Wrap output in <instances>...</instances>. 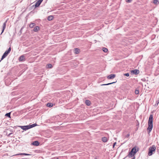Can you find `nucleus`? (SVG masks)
Returning a JSON list of instances; mask_svg holds the SVG:
<instances>
[{
  "instance_id": "a211bd4d",
  "label": "nucleus",
  "mask_w": 159,
  "mask_h": 159,
  "mask_svg": "<svg viewBox=\"0 0 159 159\" xmlns=\"http://www.w3.org/2000/svg\"><path fill=\"white\" fill-rule=\"evenodd\" d=\"M41 4L38 1L36 2L35 4L34 5H33V6H34L35 7H38Z\"/></svg>"
},
{
  "instance_id": "7c9ffc66",
  "label": "nucleus",
  "mask_w": 159,
  "mask_h": 159,
  "mask_svg": "<svg viewBox=\"0 0 159 159\" xmlns=\"http://www.w3.org/2000/svg\"><path fill=\"white\" fill-rule=\"evenodd\" d=\"M127 2L130 3L132 2V0H125Z\"/></svg>"
},
{
  "instance_id": "72a5a7b5",
  "label": "nucleus",
  "mask_w": 159,
  "mask_h": 159,
  "mask_svg": "<svg viewBox=\"0 0 159 159\" xmlns=\"http://www.w3.org/2000/svg\"><path fill=\"white\" fill-rule=\"evenodd\" d=\"M43 0H39L38 1L41 4Z\"/></svg>"
},
{
  "instance_id": "bb28decb",
  "label": "nucleus",
  "mask_w": 159,
  "mask_h": 159,
  "mask_svg": "<svg viewBox=\"0 0 159 159\" xmlns=\"http://www.w3.org/2000/svg\"><path fill=\"white\" fill-rule=\"evenodd\" d=\"M47 66L48 68H51L52 67V65L51 64H48L47 65Z\"/></svg>"
},
{
  "instance_id": "f03ea898",
  "label": "nucleus",
  "mask_w": 159,
  "mask_h": 159,
  "mask_svg": "<svg viewBox=\"0 0 159 159\" xmlns=\"http://www.w3.org/2000/svg\"><path fill=\"white\" fill-rule=\"evenodd\" d=\"M138 151L139 149H136V147H133L129 152L128 156L129 158L133 157H135V154Z\"/></svg>"
},
{
  "instance_id": "393cba45",
  "label": "nucleus",
  "mask_w": 159,
  "mask_h": 159,
  "mask_svg": "<svg viewBox=\"0 0 159 159\" xmlns=\"http://www.w3.org/2000/svg\"><path fill=\"white\" fill-rule=\"evenodd\" d=\"M5 116L9 118H11V112H9L6 113L5 115Z\"/></svg>"
},
{
  "instance_id": "c756f323",
  "label": "nucleus",
  "mask_w": 159,
  "mask_h": 159,
  "mask_svg": "<svg viewBox=\"0 0 159 159\" xmlns=\"http://www.w3.org/2000/svg\"><path fill=\"white\" fill-rule=\"evenodd\" d=\"M159 103V98H158V100H157L156 101V103L155 104V106H157L158 105V104Z\"/></svg>"
},
{
  "instance_id": "cd10ccee",
  "label": "nucleus",
  "mask_w": 159,
  "mask_h": 159,
  "mask_svg": "<svg viewBox=\"0 0 159 159\" xmlns=\"http://www.w3.org/2000/svg\"><path fill=\"white\" fill-rule=\"evenodd\" d=\"M17 155H30V154L25 153H19V154H17Z\"/></svg>"
},
{
  "instance_id": "5701e85b",
  "label": "nucleus",
  "mask_w": 159,
  "mask_h": 159,
  "mask_svg": "<svg viewBox=\"0 0 159 159\" xmlns=\"http://www.w3.org/2000/svg\"><path fill=\"white\" fill-rule=\"evenodd\" d=\"M153 3L155 4L158 5L159 4V1L158 0H153Z\"/></svg>"
},
{
  "instance_id": "423d86ee",
  "label": "nucleus",
  "mask_w": 159,
  "mask_h": 159,
  "mask_svg": "<svg viewBox=\"0 0 159 159\" xmlns=\"http://www.w3.org/2000/svg\"><path fill=\"white\" fill-rule=\"evenodd\" d=\"M61 117L58 116H55L52 117V120H53V122H56L59 121H61Z\"/></svg>"
},
{
  "instance_id": "20e7f679",
  "label": "nucleus",
  "mask_w": 159,
  "mask_h": 159,
  "mask_svg": "<svg viewBox=\"0 0 159 159\" xmlns=\"http://www.w3.org/2000/svg\"><path fill=\"white\" fill-rule=\"evenodd\" d=\"M11 50V48L10 47L8 49L6 50L4 53L3 55H2L1 60L0 61H1V60H2L3 59L5 58L8 54L10 52Z\"/></svg>"
},
{
  "instance_id": "c9c22d12",
  "label": "nucleus",
  "mask_w": 159,
  "mask_h": 159,
  "mask_svg": "<svg viewBox=\"0 0 159 159\" xmlns=\"http://www.w3.org/2000/svg\"><path fill=\"white\" fill-rule=\"evenodd\" d=\"M116 142H115V143H114L113 144V147H114L116 145Z\"/></svg>"
},
{
  "instance_id": "9b49d317",
  "label": "nucleus",
  "mask_w": 159,
  "mask_h": 159,
  "mask_svg": "<svg viewBox=\"0 0 159 159\" xmlns=\"http://www.w3.org/2000/svg\"><path fill=\"white\" fill-rule=\"evenodd\" d=\"M7 23V20L6 21L4 22V23L3 24V25H2V32L1 34H2L3 33L4 30L5 29L6 27V26Z\"/></svg>"
},
{
  "instance_id": "7ed1b4c3",
  "label": "nucleus",
  "mask_w": 159,
  "mask_h": 159,
  "mask_svg": "<svg viewBox=\"0 0 159 159\" xmlns=\"http://www.w3.org/2000/svg\"><path fill=\"white\" fill-rule=\"evenodd\" d=\"M156 149V147L154 145L148 148V155L149 156H151L153 153V152H155Z\"/></svg>"
},
{
  "instance_id": "4468645a",
  "label": "nucleus",
  "mask_w": 159,
  "mask_h": 159,
  "mask_svg": "<svg viewBox=\"0 0 159 159\" xmlns=\"http://www.w3.org/2000/svg\"><path fill=\"white\" fill-rule=\"evenodd\" d=\"M74 50V52L75 54H78L80 52V50L78 48H75Z\"/></svg>"
},
{
  "instance_id": "f257e3e1",
  "label": "nucleus",
  "mask_w": 159,
  "mask_h": 159,
  "mask_svg": "<svg viewBox=\"0 0 159 159\" xmlns=\"http://www.w3.org/2000/svg\"><path fill=\"white\" fill-rule=\"evenodd\" d=\"M153 115L152 114H151L150 115L148 120V127L147 128V131L148 133H150L153 128Z\"/></svg>"
},
{
  "instance_id": "1a4fd4ad",
  "label": "nucleus",
  "mask_w": 159,
  "mask_h": 159,
  "mask_svg": "<svg viewBox=\"0 0 159 159\" xmlns=\"http://www.w3.org/2000/svg\"><path fill=\"white\" fill-rule=\"evenodd\" d=\"M25 58L24 55H22L20 56L18 59V60L19 61H25Z\"/></svg>"
},
{
  "instance_id": "6e6552de",
  "label": "nucleus",
  "mask_w": 159,
  "mask_h": 159,
  "mask_svg": "<svg viewBox=\"0 0 159 159\" xmlns=\"http://www.w3.org/2000/svg\"><path fill=\"white\" fill-rule=\"evenodd\" d=\"M20 127L21 128V129H23V130H26L27 129H30V127H29V125H25V126H20Z\"/></svg>"
},
{
  "instance_id": "aec40b11",
  "label": "nucleus",
  "mask_w": 159,
  "mask_h": 159,
  "mask_svg": "<svg viewBox=\"0 0 159 159\" xmlns=\"http://www.w3.org/2000/svg\"><path fill=\"white\" fill-rule=\"evenodd\" d=\"M53 16H48L47 19L48 20L50 21L52 20L53 18Z\"/></svg>"
},
{
  "instance_id": "a878e982",
  "label": "nucleus",
  "mask_w": 159,
  "mask_h": 159,
  "mask_svg": "<svg viewBox=\"0 0 159 159\" xmlns=\"http://www.w3.org/2000/svg\"><path fill=\"white\" fill-rule=\"evenodd\" d=\"M102 50L105 52H107L108 51L107 49L104 47L102 48Z\"/></svg>"
},
{
  "instance_id": "473e14b6",
  "label": "nucleus",
  "mask_w": 159,
  "mask_h": 159,
  "mask_svg": "<svg viewBox=\"0 0 159 159\" xmlns=\"http://www.w3.org/2000/svg\"><path fill=\"white\" fill-rule=\"evenodd\" d=\"M129 135H130V134H127V135H126V136H125V137H126V138H128V137H129Z\"/></svg>"
},
{
  "instance_id": "c85d7f7f",
  "label": "nucleus",
  "mask_w": 159,
  "mask_h": 159,
  "mask_svg": "<svg viewBox=\"0 0 159 159\" xmlns=\"http://www.w3.org/2000/svg\"><path fill=\"white\" fill-rule=\"evenodd\" d=\"M139 93V91L138 90L136 89L135 91V93L136 94H138Z\"/></svg>"
},
{
  "instance_id": "f8f14e48",
  "label": "nucleus",
  "mask_w": 159,
  "mask_h": 159,
  "mask_svg": "<svg viewBox=\"0 0 159 159\" xmlns=\"http://www.w3.org/2000/svg\"><path fill=\"white\" fill-rule=\"evenodd\" d=\"M39 144V143L37 141H35L32 143L31 144L35 146H38Z\"/></svg>"
},
{
  "instance_id": "2f4dec72",
  "label": "nucleus",
  "mask_w": 159,
  "mask_h": 159,
  "mask_svg": "<svg viewBox=\"0 0 159 159\" xmlns=\"http://www.w3.org/2000/svg\"><path fill=\"white\" fill-rule=\"evenodd\" d=\"M124 75L127 76L128 77L129 76V74L128 73H126L124 74Z\"/></svg>"
},
{
  "instance_id": "412c9836",
  "label": "nucleus",
  "mask_w": 159,
  "mask_h": 159,
  "mask_svg": "<svg viewBox=\"0 0 159 159\" xmlns=\"http://www.w3.org/2000/svg\"><path fill=\"white\" fill-rule=\"evenodd\" d=\"M116 82V81L114 82L109 83L107 84H101V86L108 85H110V84H113L115 83Z\"/></svg>"
},
{
  "instance_id": "6ab92c4d",
  "label": "nucleus",
  "mask_w": 159,
  "mask_h": 159,
  "mask_svg": "<svg viewBox=\"0 0 159 159\" xmlns=\"http://www.w3.org/2000/svg\"><path fill=\"white\" fill-rule=\"evenodd\" d=\"M102 141L103 142L105 143L107 141L108 139H107V138L104 137L102 138Z\"/></svg>"
},
{
  "instance_id": "ddd939ff",
  "label": "nucleus",
  "mask_w": 159,
  "mask_h": 159,
  "mask_svg": "<svg viewBox=\"0 0 159 159\" xmlns=\"http://www.w3.org/2000/svg\"><path fill=\"white\" fill-rule=\"evenodd\" d=\"M10 131L11 132L10 133L8 134H8L7 132H6V135H7V136L8 137H12L13 136V133H12V132H13L12 130H11Z\"/></svg>"
},
{
  "instance_id": "39448f33",
  "label": "nucleus",
  "mask_w": 159,
  "mask_h": 159,
  "mask_svg": "<svg viewBox=\"0 0 159 159\" xmlns=\"http://www.w3.org/2000/svg\"><path fill=\"white\" fill-rule=\"evenodd\" d=\"M11 50V48L10 47L8 49L6 50L4 53L3 55H2L1 60L0 61H1V60H2L3 59L5 58L8 54L10 52Z\"/></svg>"
},
{
  "instance_id": "f3484780",
  "label": "nucleus",
  "mask_w": 159,
  "mask_h": 159,
  "mask_svg": "<svg viewBox=\"0 0 159 159\" xmlns=\"http://www.w3.org/2000/svg\"><path fill=\"white\" fill-rule=\"evenodd\" d=\"M85 103L87 106H90L91 104V102L89 100H86L85 101Z\"/></svg>"
},
{
  "instance_id": "dca6fc26",
  "label": "nucleus",
  "mask_w": 159,
  "mask_h": 159,
  "mask_svg": "<svg viewBox=\"0 0 159 159\" xmlns=\"http://www.w3.org/2000/svg\"><path fill=\"white\" fill-rule=\"evenodd\" d=\"M38 125L36 123H34V124H32L30 125H29V127H30V129L31 128H33L34 127L36 126H37Z\"/></svg>"
},
{
  "instance_id": "4be33fe9",
  "label": "nucleus",
  "mask_w": 159,
  "mask_h": 159,
  "mask_svg": "<svg viewBox=\"0 0 159 159\" xmlns=\"http://www.w3.org/2000/svg\"><path fill=\"white\" fill-rule=\"evenodd\" d=\"M53 106V104L52 103H48L47 104V106L49 107H51Z\"/></svg>"
},
{
  "instance_id": "f704fd0d",
  "label": "nucleus",
  "mask_w": 159,
  "mask_h": 159,
  "mask_svg": "<svg viewBox=\"0 0 159 159\" xmlns=\"http://www.w3.org/2000/svg\"><path fill=\"white\" fill-rule=\"evenodd\" d=\"M43 0H39L38 1L41 4Z\"/></svg>"
},
{
  "instance_id": "0eeeda50",
  "label": "nucleus",
  "mask_w": 159,
  "mask_h": 159,
  "mask_svg": "<svg viewBox=\"0 0 159 159\" xmlns=\"http://www.w3.org/2000/svg\"><path fill=\"white\" fill-rule=\"evenodd\" d=\"M131 73L133 75H138L139 73V71L138 70L135 69L130 71Z\"/></svg>"
},
{
  "instance_id": "2eb2a0df",
  "label": "nucleus",
  "mask_w": 159,
  "mask_h": 159,
  "mask_svg": "<svg viewBox=\"0 0 159 159\" xmlns=\"http://www.w3.org/2000/svg\"><path fill=\"white\" fill-rule=\"evenodd\" d=\"M39 30V27L38 26H35L34 29L33 30L35 32H37Z\"/></svg>"
},
{
  "instance_id": "b1692460",
  "label": "nucleus",
  "mask_w": 159,
  "mask_h": 159,
  "mask_svg": "<svg viewBox=\"0 0 159 159\" xmlns=\"http://www.w3.org/2000/svg\"><path fill=\"white\" fill-rule=\"evenodd\" d=\"M35 25V24L34 23H31L29 25V26L31 28H33L34 26Z\"/></svg>"
},
{
  "instance_id": "9d476101",
  "label": "nucleus",
  "mask_w": 159,
  "mask_h": 159,
  "mask_svg": "<svg viewBox=\"0 0 159 159\" xmlns=\"http://www.w3.org/2000/svg\"><path fill=\"white\" fill-rule=\"evenodd\" d=\"M116 77V75L111 74L107 77V78L109 79H112Z\"/></svg>"
}]
</instances>
